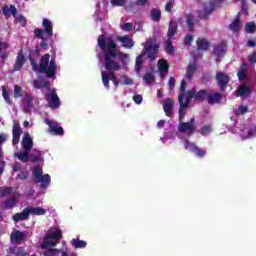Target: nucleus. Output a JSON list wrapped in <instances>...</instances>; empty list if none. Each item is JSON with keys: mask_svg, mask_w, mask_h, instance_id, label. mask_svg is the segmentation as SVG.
<instances>
[{"mask_svg": "<svg viewBox=\"0 0 256 256\" xmlns=\"http://www.w3.org/2000/svg\"><path fill=\"white\" fill-rule=\"evenodd\" d=\"M33 85L35 89H47V91L51 89V84L45 79H36L33 81Z\"/></svg>", "mask_w": 256, "mask_h": 256, "instance_id": "obj_26", "label": "nucleus"}, {"mask_svg": "<svg viewBox=\"0 0 256 256\" xmlns=\"http://www.w3.org/2000/svg\"><path fill=\"white\" fill-rule=\"evenodd\" d=\"M166 53L168 55H173L175 53V47H173V42L169 38L166 41Z\"/></svg>", "mask_w": 256, "mask_h": 256, "instance_id": "obj_42", "label": "nucleus"}, {"mask_svg": "<svg viewBox=\"0 0 256 256\" xmlns=\"http://www.w3.org/2000/svg\"><path fill=\"white\" fill-rule=\"evenodd\" d=\"M2 97L7 105H13V102L11 101V96L9 95V92L7 91V88L5 86H2Z\"/></svg>", "mask_w": 256, "mask_h": 256, "instance_id": "obj_40", "label": "nucleus"}, {"mask_svg": "<svg viewBox=\"0 0 256 256\" xmlns=\"http://www.w3.org/2000/svg\"><path fill=\"white\" fill-rule=\"evenodd\" d=\"M249 63H256V52H253L251 55L248 56Z\"/></svg>", "mask_w": 256, "mask_h": 256, "instance_id": "obj_64", "label": "nucleus"}, {"mask_svg": "<svg viewBox=\"0 0 256 256\" xmlns=\"http://www.w3.org/2000/svg\"><path fill=\"white\" fill-rule=\"evenodd\" d=\"M215 7H217V2L210 1L209 5L204 7V13L198 14L199 19H209V15L215 11Z\"/></svg>", "mask_w": 256, "mask_h": 256, "instance_id": "obj_17", "label": "nucleus"}, {"mask_svg": "<svg viewBox=\"0 0 256 256\" xmlns=\"http://www.w3.org/2000/svg\"><path fill=\"white\" fill-rule=\"evenodd\" d=\"M173 9V3L171 1L167 2L165 5V11H167L168 13H171Z\"/></svg>", "mask_w": 256, "mask_h": 256, "instance_id": "obj_63", "label": "nucleus"}, {"mask_svg": "<svg viewBox=\"0 0 256 256\" xmlns=\"http://www.w3.org/2000/svg\"><path fill=\"white\" fill-rule=\"evenodd\" d=\"M195 71H197V67L195 66V64H189L186 70V78L188 79V81H191L193 79Z\"/></svg>", "mask_w": 256, "mask_h": 256, "instance_id": "obj_37", "label": "nucleus"}, {"mask_svg": "<svg viewBox=\"0 0 256 256\" xmlns=\"http://www.w3.org/2000/svg\"><path fill=\"white\" fill-rule=\"evenodd\" d=\"M46 124L49 126V131L50 133H53V135H58L60 137L65 135V130H63V127L59 126L57 122L46 120Z\"/></svg>", "mask_w": 256, "mask_h": 256, "instance_id": "obj_15", "label": "nucleus"}, {"mask_svg": "<svg viewBox=\"0 0 256 256\" xmlns=\"http://www.w3.org/2000/svg\"><path fill=\"white\" fill-rule=\"evenodd\" d=\"M38 39H41V42H40L41 49H43L44 51H47V49H49V43H47V41H49V39H52V38H47V36H42V38H38Z\"/></svg>", "mask_w": 256, "mask_h": 256, "instance_id": "obj_44", "label": "nucleus"}, {"mask_svg": "<svg viewBox=\"0 0 256 256\" xmlns=\"http://www.w3.org/2000/svg\"><path fill=\"white\" fill-rule=\"evenodd\" d=\"M27 235V231L15 230L10 235V241L16 245H21L27 239Z\"/></svg>", "mask_w": 256, "mask_h": 256, "instance_id": "obj_12", "label": "nucleus"}, {"mask_svg": "<svg viewBox=\"0 0 256 256\" xmlns=\"http://www.w3.org/2000/svg\"><path fill=\"white\" fill-rule=\"evenodd\" d=\"M169 89H175V78L172 76L168 80Z\"/></svg>", "mask_w": 256, "mask_h": 256, "instance_id": "obj_60", "label": "nucleus"}, {"mask_svg": "<svg viewBox=\"0 0 256 256\" xmlns=\"http://www.w3.org/2000/svg\"><path fill=\"white\" fill-rule=\"evenodd\" d=\"M112 5L115 7H123L125 6V3H127V0H110Z\"/></svg>", "mask_w": 256, "mask_h": 256, "instance_id": "obj_54", "label": "nucleus"}, {"mask_svg": "<svg viewBox=\"0 0 256 256\" xmlns=\"http://www.w3.org/2000/svg\"><path fill=\"white\" fill-rule=\"evenodd\" d=\"M178 103L180 105L179 111H178V119L179 121H183L185 119V115H187V109L189 108V105H191V102H188L187 98L186 100H183V95L178 96Z\"/></svg>", "mask_w": 256, "mask_h": 256, "instance_id": "obj_11", "label": "nucleus"}, {"mask_svg": "<svg viewBox=\"0 0 256 256\" xmlns=\"http://www.w3.org/2000/svg\"><path fill=\"white\" fill-rule=\"evenodd\" d=\"M211 131H213V128L211 127V125H204L198 130V133H200V135H203V137H205L209 135Z\"/></svg>", "mask_w": 256, "mask_h": 256, "instance_id": "obj_41", "label": "nucleus"}, {"mask_svg": "<svg viewBox=\"0 0 256 256\" xmlns=\"http://www.w3.org/2000/svg\"><path fill=\"white\" fill-rule=\"evenodd\" d=\"M225 53H227V42L222 41L213 47V55L216 58V63H219L221 61V58L225 56Z\"/></svg>", "mask_w": 256, "mask_h": 256, "instance_id": "obj_10", "label": "nucleus"}, {"mask_svg": "<svg viewBox=\"0 0 256 256\" xmlns=\"http://www.w3.org/2000/svg\"><path fill=\"white\" fill-rule=\"evenodd\" d=\"M122 31H131L133 29V24L130 22L124 23L121 25Z\"/></svg>", "mask_w": 256, "mask_h": 256, "instance_id": "obj_56", "label": "nucleus"}, {"mask_svg": "<svg viewBox=\"0 0 256 256\" xmlns=\"http://www.w3.org/2000/svg\"><path fill=\"white\" fill-rule=\"evenodd\" d=\"M133 101L137 103V105H141L143 103V96L141 95H134Z\"/></svg>", "mask_w": 256, "mask_h": 256, "instance_id": "obj_58", "label": "nucleus"}, {"mask_svg": "<svg viewBox=\"0 0 256 256\" xmlns=\"http://www.w3.org/2000/svg\"><path fill=\"white\" fill-rule=\"evenodd\" d=\"M241 25V17L239 14L235 17L234 21L229 25L230 31H233V33H239L240 26Z\"/></svg>", "mask_w": 256, "mask_h": 256, "instance_id": "obj_31", "label": "nucleus"}, {"mask_svg": "<svg viewBox=\"0 0 256 256\" xmlns=\"http://www.w3.org/2000/svg\"><path fill=\"white\" fill-rule=\"evenodd\" d=\"M237 91H238L237 97H247L251 95V87H249L245 83L240 85Z\"/></svg>", "mask_w": 256, "mask_h": 256, "instance_id": "obj_29", "label": "nucleus"}, {"mask_svg": "<svg viewBox=\"0 0 256 256\" xmlns=\"http://www.w3.org/2000/svg\"><path fill=\"white\" fill-rule=\"evenodd\" d=\"M19 197L16 195L12 196L11 198H8L3 203V209L4 211H7L9 209H14V207H17V201Z\"/></svg>", "mask_w": 256, "mask_h": 256, "instance_id": "obj_25", "label": "nucleus"}, {"mask_svg": "<svg viewBox=\"0 0 256 256\" xmlns=\"http://www.w3.org/2000/svg\"><path fill=\"white\" fill-rule=\"evenodd\" d=\"M247 67H249V64H247V62H243L237 71L238 81L241 83L247 79Z\"/></svg>", "mask_w": 256, "mask_h": 256, "instance_id": "obj_21", "label": "nucleus"}, {"mask_svg": "<svg viewBox=\"0 0 256 256\" xmlns=\"http://www.w3.org/2000/svg\"><path fill=\"white\" fill-rule=\"evenodd\" d=\"M45 101H47L50 109H59L61 107V99H59V95H57V90L55 89L47 90Z\"/></svg>", "mask_w": 256, "mask_h": 256, "instance_id": "obj_7", "label": "nucleus"}, {"mask_svg": "<svg viewBox=\"0 0 256 256\" xmlns=\"http://www.w3.org/2000/svg\"><path fill=\"white\" fill-rule=\"evenodd\" d=\"M4 152L3 148H0V176L3 175V172L5 171V160H3Z\"/></svg>", "mask_w": 256, "mask_h": 256, "instance_id": "obj_45", "label": "nucleus"}, {"mask_svg": "<svg viewBox=\"0 0 256 256\" xmlns=\"http://www.w3.org/2000/svg\"><path fill=\"white\" fill-rule=\"evenodd\" d=\"M41 155H43V153L40 150L33 149L29 154V159L32 163H38V161L41 160Z\"/></svg>", "mask_w": 256, "mask_h": 256, "instance_id": "obj_34", "label": "nucleus"}, {"mask_svg": "<svg viewBox=\"0 0 256 256\" xmlns=\"http://www.w3.org/2000/svg\"><path fill=\"white\" fill-rule=\"evenodd\" d=\"M145 54H141L138 57H136V64H135V69L136 71H141V68L143 67V56Z\"/></svg>", "mask_w": 256, "mask_h": 256, "instance_id": "obj_46", "label": "nucleus"}, {"mask_svg": "<svg viewBox=\"0 0 256 256\" xmlns=\"http://www.w3.org/2000/svg\"><path fill=\"white\" fill-rule=\"evenodd\" d=\"M223 95L221 93L215 92L212 94L208 93L207 102L209 105H215V103H221Z\"/></svg>", "mask_w": 256, "mask_h": 256, "instance_id": "obj_27", "label": "nucleus"}, {"mask_svg": "<svg viewBox=\"0 0 256 256\" xmlns=\"http://www.w3.org/2000/svg\"><path fill=\"white\" fill-rule=\"evenodd\" d=\"M33 95L26 94L22 100L23 111L24 113H31L35 109V104H33Z\"/></svg>", "mask_w": 256, "mask_h": 256, "instance_id": "obj_14", "label": "nucleus"}, {"mask_svg": "<svg viewBox=\"0 0 256 256\" xmlns=\"http://www.w3.org/2000/svg\"><path fill=\"white\" fill-rule=\"evenodd\" d=\"M7 57H9V54L7 52H3L2 54H0V63H5V61H7Z\"/></svg>", "mask_w": 256, "mask_h": 256, "instance_id": "obj_62", "label": "nucleus"}, {"mask_svg": "<svg viewBox=\"0 0 256 256\" xmlns=\"http://www.w3.org/2000/svg\"><path fill=\"white\" fill-rule=\"evenodd\" d=\"M11 193H13V188L11 187L0 188V198L6 197V195H11Z\"/></svg>", "mask_w": 256, "mask_h": 256, "instance_id": "obj_48", "label": "nucleus"}, {"mask_svg": "<svg viewBox=\"0 0 256 256\" xmlns=\"http://www.w3.org/2000/svg\"><path fill=\"white\" fill-rule=\"evenodd\" d=\"M145 51L147 54V59H149L150 62L155 61L157 59V53L159 52V46L157 44H150L145 48Z\"/></svg>", "mask_w": 256, "mask_h": 256, "instance_id": "obj_16", "label": "nucleus"}, {"mask_svg": "<svg viewBox=\"0 0 256 256\" xmlns=\"http://www.w3.org/2000/svg\"><path fill=\"white\" fill-rule=\"evenodd\" d=\"M118 41H120L126 49H131L134 45L133 40L128 35L119 37Z\"/></svg>", "mask_w": 256, "mask_h": 256, "instance_id": "obj_32", "label": "nucleus"}, {"mask_svg": "<svg viewBox=\"0 0 256 256\" xmlns=\"http://www.w3.org/2000/svg\"><path fill=\"white\" fill-rule=\"evenodd\" d=\"M22 148L28 152H31V149H33V138H31L29 133H26L22 139Z\"/></svg>", "mask_w": 256, "mask_h": 256, "instance_id": "obj_22", "label": "nucleus"}, {"mask_svg": "<svg viewBox=\"0 0 256 256\" xmlns=\"http://www.w3.org/2000/svg\"><path fill=\"white\" fill-rule=\"evenodd\" d=\"M150 16H151L152 21L159 23V21H161V10H159L157 8H153L150 12Z\"/></svg>", "mask_w": 256, "mask_h": 256, "instance_id": "obj_39", "label": "nucleus"}, {"mask_svg": "<svg viewBox=\"0 0 256 256\" xmlns=\"http://www.w3.org/2000/svg\"><path fill=\"white\" fill-rule=\"evenodd\" d=\"M29 151L24 150V152H19V153H15L14 157H16L17 159H19V161H21L22 163H27V161H29Z\"/></svg>", "mask_w": 256, "mask_h": 256, "instance_id": "obj_36", "label": "nucleus"}, {"mask_svg": "<svg viewBox=\"0 0 256 256\" xmlns=\"http://www.w3.org/2000/svg\"><path fill=\"white\" fill-rule=\"evenodd\" d=\"M179 91H180V93H179L178 97H181V95H182V100L187 99V81H185V80L181 81Z\"/></svg>", "mask_w": 256, "mask_h": 256, "instance_id": "obj_38", "label": "nucleus"}, {"mask_svg": "<svg viewBox=\"0 0 256 256\" xmlns=\"http://www.w3.org/2000/svg\"><path fill=\"white\" fill-rule=\"evenodd\" d=\"M145 83H147V85H151V83H155V75H153V73L151 72H147L144 77H143Z\"/></svg>", "mask_w": 256, "mask_h": 256, "instance_id": "obj_43", "label": "nucleus"}, {"mask_svg": "<svg viewBox=\"0 0 256 256\" xmlns=\"http://www.w3.org/2000/svg\"><path fill=\"white\" fill-rule=\"evenodd\" d=\"M158 71L160 72V77H164L169 73V62L165 59H160L158 61Z\"/></svg>", "mask_w": 256, "mask_h": 256, "instance_id": "obj_23", "label": "nucleus"}, {"mask_svg": "<svg viewBox=\"0 0 256 256\" xmlns=\"http://www.w3.org/2000/svg\"><path fill=\"white\" fill-rule=\"evenodd\" d=\"M63 239V231L57 228L54 232L48 233L44 236L42 243L40 244L41 249H46L43 252L44 256H57L61 253V256H77L75 252H67L65 250H59L52 247H57Z\"/></svg>", "mask_w": 256, "mask_h": 256, "instance_id": "obj_2", "label": "nucleus"}, {"mask_svg": "<svg viewBox=\"0 0 256 256\" xmlns=\"http://www.w3.org/2000/svg\"><path fill=\"white\" fill-rule=\"evenodd\" d=\"M23 134V130L21 129V124L19 122L14 121L12 128V144L19 145V141H21V135Z\"/></svg>", "mask_w": 256, "mask_h": 256, "instance_id": "obj_13", "label": "nucleus"}, {"mask_svg": "<svg viewBox=\"0 0 256 256\" xmlns=\"http://www.w3.org/2000/svg\"><path fill=\"white\" fill-rule=\"evenodd\" d=\"M98 47L103 52L106 71H109L108 74L105 71L101 72L102 83L106 89H109V81L117 80L114 71L121 69V64L115 61L117 59V43L112 38H105V35L101 34L98 37Z\"/></svg>", "mask_w": 256, "mask_h": 256, "instance_id": "obj_1", "label": "nucleus"}, {"mask_svg": "<svg viewBox=\"0 0 256 256\" xmlns=\"http://www.w3.org/2000/svg\"><path fill=\"white\" fill-rule=\"evenodd\" d=\"M29 215H45L47 213V210L42 207H27Z\"/></svg>", "mask_w": 256, "mask_h": 256, "instance_id": "obj_33", "label": "nucleus"}, {"mask_svg": "<svg viewBox=\"0 0 256 256\" xmlns=\"http://www.w3.org/2000/svg\"><path fill=\"white\" fill-rule=\"evenodd\" d=\"M70 243L74 249H85L87 247V243L84 240H79V238H73Z\"/></svg>", "mask_w": 256, "mask_h": 256, "instance_id": "obj_35", "label": "nucleus"}, {"mask_svg": "<svg viewBox=\"0 0 256 256\" xmlns=\"http://www.w3.org/2000/svg\"><path fill=\"white\" fill-rule=\"evenodd\" d=\"M51 54H44L40 58L39 66L33 57L29 56L30 65L32 70L38 73H43L46 75L48 79H55L57 75V62H55V58L51 60Z\"/></svg>", "mask_w": 256, "mask_h": 256, "instance_id": "obj_3", "label": "nucleus"}, {"mask_svg": "<svg viewBox=\"0 0 256 256\" xmlns=\"http://www.w3.org/2000/svg\"><path fill=\"white\" fill-rule=\"evenodd\" d=\"M29 173L27 171H22L17 175V178L21 181H25V179H28Z\"/></svg>", "mask_w": 256, "mask_h": 256, "instance_id": "obj_57", "label": "nucleus"}, {"mask_svg": "<svg viewBox=\"0 0 256 256\" xmlns=\"http://www.w3.org/2000/svg\"><path fill=\"white\" fill-rule=\"evenodd\" d=\"M192 43H193V35L191 34L186 35L184 38V45H186V47H191Z\"/></svg>", "mask_w": 256, "mask_h": 256, "instance_id": "obj_53", "label": "nucleus"}, {"mask_svg": "<svg viewBox=\"0 0 256 256\" xmlns=\"http://www.w3.org/2000/svg\"><path fill=\"white\" fill-rule=\"evenodd\" d=\"M29 209L26 207L23 209L22 212H19V213H15L13 216H12V219H13V222L14 223H19V221H27L29 220Z\"/></svg>", "mask_w": 256, "mask_h": 256, "instance_id": "obj_18", "label": "nucleus"}, {"mask_svg": "<svg viewBox=\"0 0 256 256\" xmlns=\"http://www.w3.org/2000/svg\"><path fill=\"white\" fill-rule=\"evenodd\" d=\"M22 91H23V89L21 88V86L14 85V97H15V99H17L19 97H23Z\"/></svg>", "mask_w": 256, "mask_h": 256, "instance_id": "obj_51", "label": "nucleus"}, {"mask_svg": "<svg viewBox=\"0 0 256 256\" xmlns=\"http://www.w3.org/2000/svg\"><path fill=\"white\" fill-rule=\"evenodd\" d=\"M42 27L43 29H34L35 39H43V36L47 38H53V22L47 18H44L42 21Z\"/></svg>", "mask_w": 256, "mask_h": 256, "instance_id": "obj_4", "label": "nucleus"}, {"mask_svg": "<svg viewBox=\"0 0 256 256\" xmlns=\"http://www.w3.org/2000/svg\"><path fill=\"white\" fill-rule=\"evenodd\" d=\"M17 20L19 21V23H21L22 27H25V25H27V18H25V16H18Z\"/></svg>", "mask_w": 256, "mask_h": 256, "instance_id": "obj_59", "label": "nucleus"}, {"mask_svg": "<svg viewBox=\"0 0 256 256\" xmlns=\"http://www.w3.org/2000/svg\"><path fill=\"white\" fill-rule=\"evenodd\" d=\"M184 147L185 149H188V151H191L192 153H194L195 150L197 149V145H195V143L190 142L189 140H185Z\"/></svg>", "mask_w": 256, "mask_h": 256, "instance_id": "obj_50", "label": "nucleus"}, {"mask_svg": "<svg viewBox=\"0 0 256 256\" xmlns=\"http://www.w3.org/2000/svg\"><path fill=\"white\" fill-rule=\"evenodd\" d=\"M216 83L220 89V91H225L227 85H229V81H231V77L228 76L225 72H216Z\"/></svg>", "mask_w": 256, "mask_h": 256, "instance_id": "obj_9", "label": "nucleus"}, {"mask_svg": "<svg viewBox=\"0 0 256 256\" xmlns=\"http://www.w3.org/2000/svg\"><path fill=\"white\" fill-rule=\"evenodd\" d=\"M173 99L166 98L165 102L163 103V109L166 117H172L173 116Z\"/></svg>", "mask_w": 256, "mask_h": 256, "instance_id": "obj_24", "label": "nucleus"}, {"mask_svg": "<svg viewBox=\"0 0 256 256\" xmlns=\"http://www.w3.org/2000/svg\"><path fill=\"white\" fill-rule=\"evenodd\" d=\"M184 147L185 149H188V151H191L192 153H194L195 150L197 149V145H195V143L190 142L189 140H185Z\"/></svg>", "mask_w": 256, "mask_h": 256, "instance_id": "obj_49", "label": "nucleus"}, {"mask_svg": "<svg viewBox=\"0 0 256 256\" xmlns=\"http://www.w3.org/2000/svg\"><path fill=\"white\" fill-rule=\"evenodd\" d=\"M195 17L193 14H187L186 15V25L188 27V31L190 33H195Z\"/></svg>", "mask_w": 256, "mask_h": 256, "instance_id": "obj_30", "label": "nucleus"}, {"mask_svg": "<svg viewBox=\"0 0 256 256\" xmlns=\"http://www.w3.org/2000/svg\"><path fill=\"white\" fill-rule=\"evenodd\" d=\"M197 127L195 126V117H192L188 122H180L178 126L179 133H186L190 137L195 133Z\"/></svg>", "mask_w": 256, "mask_h": 256, "instance_id": "obj_8", "label": "nucleus"}, {"mask_svg": "<svg viewBox=\"0 0 256 256\" xmlns=\"http://www.w3.org/2000/svg\"><path fill=\"white\" fill-rule=\"evenodd\" d=\"M186 95H187L186 99L190 103L192 99H194V101H197L198 103H203V101H207L209 91H207V89H201L197 91V88L194 87L188 90Z\"/></svg>", "mask_w": 256, "mask_h": 256, "instance_id": "obj_6", "label": "nucleus"}, {"mask_svg": "<svg viewBox=\"0 0 256 256\" xmlns=\"http://www.w3.org/2000/svg\"><path fill=\"white\" fill-rule=\"evenodd\" d=\"M196 47L198 51H208L211 47V43L207 38L200 37L196 40Z\"/></svg>", "mask_w": 256, "mask_h": 256, "instance_id": "obj_20", "label": "nucleus"}, {"mask_svg": "<svg viewBox=\"0 0 256 256\" xmlns=\"http://www.w3.org/2000/svg\"><path fill=\"white\" fill-rule=\"evenodd\" d=\"M23 65H25V54H23V50H20L17 54L13 67L14 71H21V69H23Z\"/></svg>", "mask_w": 256, "mask_h": 256, "instance_id": "obj_19", "label": "nucleus"}, {"mask_svg": "<svg viewBox=\"0 0 256 256\" xmlns=\"http://www.w3.org/2000/svg\"><path fill=\"white\" fill-rule=\"evenodd\" d=\"M2 13L6 19H9V17H11V8H9V6H4L2 9Z\"/></svg>", "mask_w": 256, "mask_h": 256, "instance_id": "obj_55", "label": "nucleus"}, {"mask_svg": "<svg viewBox=\"0 0 256 256\" xmlns=\"http://www.w3.org/2000/svg\"><path fill=\"white\" fill-rule=\"evenodd\" d=\"M238 111H240L241 115H245L249 111V108L245 105H241L238 108Z\"/></svg>", "mask_w": 256, "mask_h": 256, "instance_id": "obj_61", "label": "nucleus"}, {"mask_svg": "<svg viewBox=\"0 0 256 256\" xmlns=\"http://www.w3.org/2000/svg\"><path fill=\"white\" fill-rule=\"evenodd\" d=\"M245 31H246V33H255V31H256L255 22H248V23H246Z\"/></svg>", "mask_w": 256, "mask_h": 256, "instance_id": "obj_47", "label": "nucleus"}, {"mask_svg": "<svg viewBox=\"0 0 256 256\" xmlns=\"http://www.w3.org/2000/svg\"><path fill=\"white\" fill-rule=\"evenodd\" d=\"M32 175L36 179V183H40L41 189H47L51 185V176L49 174L43 175V169L39 165L33 168Z\"/></svg>", "mask_w": 256, "mask_h": 256, "instance_id": "obj_5", "label": "nucleus"}, {"mask_svg": "<svg viewBox=\"0 0 256 256\" xmlns=\"http://www.w3.org/2000/svg\"><path fill=\"white\" fill-rule=\"evenodd\" d=\"M193 153L195 154L196 157L203 158L205 157L207 152L201 148H198L197 146Z\"/></svg>", "mask_w": 256, "mask_h": 256, "instance_id": "obj_52", "label": "nucleus"}, {"mask_svg": "<svg viewBox=\"0 0 256 256\" xmlns=\"http://www.w3.org/2000/svg\"><path fill=\"white\" fill-rule=\"evenodd\" d=\"M177 29H178L177 22L171 20L169 22V28H168V32H167L168 39H173L175 37V35H177Z\"/></svg>", "mask_w": 256, "mask_h": 256, "instance_id": "obj_28", "label": "nucleus"}]
</instances>
